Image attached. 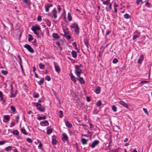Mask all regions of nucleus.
<instances>
[{
	"label": "nucleus",
	"instance_id": "1",
	"mask_svg": "<svg viewBox=\"0 0 152 152\" xmlns=\"http://www.w3.org/2000/svg\"><path fill=\"white\" fill-rule=\"evenodd\" d=\"M31 29L37 37H39V34L37 32V31L40 30L41 28L39 26L37 25H36L35 26H32Z\"/></svg>",
	"mask_w": 152,
	"mask_h": 152
},
{
	"label": "nucleus",
	"instance_id": "2",
	"mask_svg": "<svg viewBox=\"0 0 152 152\" xmlns=\"http://www.w3.org/2000/svg\"><path fill=\"white\" fill-rule=\"evenodd\" d=\"M36 106L37 109L41 112H43L45 111V108L44 107H41V104L37 103H36Z\"/></svg>",
	"mask_w": 152,
	"mask_h": 152
},
{
	"label": "nucleus",
	"instance_id": "3",
	"mask_svg": "<svg viewBox=\"0 0 152 152\" xmlns=\"http://www.w3.org/2000/svg\"><path fill=\"white\" fill-rule=\"evenodd\" d=\"M23 47L26 48L31 53H34V50L29 45L26 44L23 45Z\"/></svg>",
	"mask_w": 152,
	"mask_h": 152
},
{
	"label": "nucleus",
	"instance_id": "4",
	"mask_svg": "<svg viewBox=\"0 0 152 152\" xmlns=\"http://www.w3.org/2000/svg\"><path fill=\"white\" fill-rule=\"evenodd\" d=\"M57 11L54 9L51 12V17L56 19L57 17Z\"/></svg>",
	"mask_w": 152,
	"mask_h": 152
},
{
	"label": "nucleus",
	"instance_id": "5",
	"mask_svg": "<svg viewBox=\"0 0 152 152\" xmlns=\"http://www.w3.org/2000/svg\"><path fill=\"white\" fill-rule=\"evenodd\" d=\"M62 136L63 137L62 138V140L63 141H65L67 140L68 139V137L67 135L64 133H63Z\"/></svg>",
	"mask_w": 152,
	"mask_h": 152
},
{
	"label": "nucleus",
	"instance_id": "6",
	"mask_svg": "<svg viewBox=\"0 0 152 152\" xmlns=\"http://www.w3.org/2000/svg\"><path fill=\"white\" fill-rule=\"evenodd\" d=\"M99 143V141L97 140H95L93 142L91 145V147L92 148H94L96 145H98Z\"/></svg>",
	"mask_w": 152,
	"mask_h": 152
},
{
	"label": "nucleus",
	"instance_id": "7",
	"mask_svg": "<svg viewBox=\"0 0 152 152\" xmlns=\"http://www.w3.org/2000/svg\"><path fill=\"white\" fill-rule=\"evenodd\" d=\"M52 6L53 5L51 4H49L48 5H45V8L46 11L47 12L49 11V8Z\"/></svg>",
	"mask_w": 152,
	"mask_h": 152
},
{
	"label": "nucleus",
	"instance_id": "8",
	"mask_svg": "<svg viewBox=\"0 0 152 152\" xmlns=\"http://www.w3.org/2000/svg\"><path fill=\"white\" fill-rule=\"evenodd\" d=\"M53 38L56 39H58L60 37L57 33H53L52 34Z\"/></svg>",
	"mask_w": 152,
	"mask_h": 152
},
{
	"label": "nucleus",
	"instance_id": "9",
	"mask_svg": "<svg viewBox=\"0 0 152 152\" xmlns=\"http://www.w3.org/2000/svg\"><path fill=\"white\" fill-rule=\"evenodd\" d=\"M119 103L121 105H123L124 107H125L128 108V105L124 101H120Z\"/></svg>",
	"mask_w": 152,
	"mask_h": 152
},
{
	"label": "nucleus",
	"instance_id": "10",
	"mask_svg": "<svg viewBox=\"0 0 152 152\" xmlns=\"http://www.w3.org/2000/svg\"><path fill=\"white\" fill-rule=\"evenodd\" d=\"M108 5L109 6V7H106V9L107 11H110V10L112 9V4L108 2L107 6H108Z\"/></svg>",
	"mask_w": 152,
	"mask_h": 152
},
{
	"label": "nucleus",
	"instance_id": "11",
	"mask_svg": "<svg viewBox=\"0 0 152 152\" xmlns=\"http://www.w3.org/2000/svg\"><path fill=\"white\" fill-rule=\"evenodd\" d=\"M10 87L11 88V90L10 91L11 95L10 96V97L12 98L13 97H14L15 96V94H13L12 90H13V86L12 85H11L10 86Z\"/></svg>",
	"mask_w": 152,
	"mask_h": 152
},
{
	"label": "nucleus",
	"instance_id": "12",
	"mask_svg": "<svg viewBox=\"0 0 152 152\" xmlns=\"http://www.w3.org/2000/svg\"><path fill=\"white\" fill-rule=\"evenodd\" d=\"M77 80H79L80 83L81 84H84L85 83L84 80L82 77H79V79Z\"/></svg>",
	"mask_w": 152,
	"mask_h": 152
},
{
	"label": "nucleus",
	"instance_id": "13",
	"mask_svg": "<svg viewBox=\"0 0 152 152\" xmlns=\"http://www.w3.org/2000/svg\"><path fill=\"white\" fill-rule=\"evenodd\" d=\"M84 42L86 46V48L87 49L88 48V40L87 39H84Z\"/></svg>",
	"mask_w": 152,
	"mask_h": 152
},
{
	"label": "nucleus",
	"instance_id": "14",
	"mask_svg": "<svg viewBox=\"0 0 152 152\" xmlns=\"http://www.w3.org/2000/svg\"><path fill=\"white\" fill-rule=\"evenodd\" d=\"M40 124L41 125H42V124H44L45 126H48L49 125L48 122L46 120H45L44 121L41 122Z\"/></svg>",
	"mask_w": 152,
	"mask_h": 152
},
{
	"label": "nucleus",
	"instance_id": "15",
	"mask_svg": "<svg viewBox=\"0 0 152 152\" xmlns=\"http://www.w3.org/2000/svg\"><path fill=\"white\" fill-rule=\"evenodd\" d=\"M71 54L73 58H76L77 57V52L74 51V50H72V53H71Z\"/></svg>",
	"mask_w": 152,
	"mask_h": 152
},
{
	"label": "nucleus",
	"instance_id": "16",
	"mask_svg": "<svg viewBox=\"0 0 152 152\" xmlns=\"http://www.w3.org/2000/svg\"><path fill=\"white\" fill-rule=\"evenodd\" d=\"M81 141L83 144L85 145L87 143L88 140L84 138H82L81 139Z\"/></svg>",
	"mask_w": 152,
	"mask_h": 152
},
{
	"label": "nucleus",
	"instance_id": "17",
	"mask_svg": "<svg viewBox=\"0 0 152 152\" xmlns=\"http://www.w3.org/2000/svg\"><path fill=\"white\" fill-rule=\"evenodd\" d=\"M55 68L56 71L58 73L60 71L61 69L59 67V66L58 65H55Z\"/></svg>",
	"mask_w": 152,
	"mask_h": 152
},
{
	"label": "nucleus",
	"instance_id": "18",
	"mask_svg": "<svg viewBox=\"0 0 152 152\" xmlns=\"http://www.w3.org/2000/svg\"><path fill=\"white\" fill-rule=\"evenodd\" d=\"M66 126L69 128H71L72 127V125L68 121H66L65 122Z\"/></svg>",
	"mask_w": 152,
	"mask_h": 152
},
{
	"label": "nucleus",
	"instance_id": "19",
	"mask_svg": "<svg viewBox=\"0 0 152 152\" xmlns=\"http://www.w3.org/2000/svg\"><path fill=\"white\" fill-rule=\"evenodd\" d=\"M75 68L77 71H80L82 72V70L80 68V66H78V65H76L75 66Z\"/></svg>",
	"mask_w": 152,
	"mask_h": 152
},
{
	"label": "nucleus",
	"instance_id": "20",
	"mask_svg": "<svg viewBox=\"0 0 152 152\" xmlns=\"http://www.w3.org/2000/svg\"><path fill=\"white\" fill-rule=\"evenodd\" d=\"M55 137L54 136H53V139L52 140V144L53 145H56L57 143V141L56 139L53 138L54 137Z\"/></svg>",
	"mask_w": 152,
	"mask_h": 152
},
{
	"label": "nucleus",
	"instance_id": "21",
	"mask_svg": "<svg viewBox=\"0 0 152 152\" xmlns=\"http://www.w3.org/2000/svg\"><path fill=\"white\" fill-rule=\"evenodd\" d=\"M39 68L40 69H44L45 68V65L44 64H42V63H40L39 64Z\"/></svg>",
	"mask_w": 152,
	"mask_h": 152
},
{
	"label": "nucleus",
	"instance_id": "22",
	"mask_svg": "<svg viewBox=\"0 0 152 152\" xmlns=\"http://www.w3.org/2000/svg\"><path fill=\"white\" fill-rule=\"evenodd\" d=\"M28 41L30 42L33 39V38L31 34H29L28 35Z\"/></svg>",
	"mask_w": 152,
	"mask_h": 152
},
{
	"label": "nucleus",
	"instance_id": "23",
	"mask_svg": "<svg viewBox=\"0 0 152 152\" xmlns=\"http://www.w3.org/2000/svg\"><path fill=\"white\" fill-rule=\"evenodd\" d=\"M78 26V25L75 23L73 24L71 26H70V27L73 28H74L75 29Z\"/></svg>",
	"mask_w": 152,
	"mask_h": 152
},
{
	"label": "nucleus",
	"instance_id": "24",
	"mask_svg": "<svg viewBox=\"0 0 152 152\" xmlns=\"http://www.w3.org/2000/svg\"><path fill=\"white\" fill-rule=\"evenodd\" d=\"M81 72L80 71H76L75 72V74L78 77H80V75Z\"/></svg>",
	"mask_w": 152,
	"mask_h": 152
},
{
	"label": "nucleus",
	"instance_id": "25",
	"mask_svg": "<svg viewBox=\"0 0 152 152\" xmlns=\"http://www.w3.org/2000/svg\"><path fill=\"white\" fill-rule=\"evenodd\" d=\"M100 92V88L98 87L96 89L95 92L97 94H99Z\"/></svg>",
	"mask_w": 152,
	"mask_h": 152
},
{
	"label": "nucleus",
	"instance_id": "26",
	"mask_svg": "<svg viewBox=\"0 0 152 152\" xmlns=\"http://www.w3.org/2000/svg\"><path fill=\"white\" fill-rule=\"evenodd\" d=\"M21 132L24 134L27 135L28 134V133H27L26 130L24 129H20Z\"/></svg>",
	"mask_w": 152,
	"mask_h": 152
},
{
	"label": "nucleus",
	"instance_id": "27",
	"mask_svg": "<svg viewBox=\"0 0 152 152\" xmlns=\"http://www.w3.org/2000/svg\"><path fill=\"white\" fill-rule=\"evenodd\" d=\"M112 109L114 112H115L117 110V107L115 105H113L112 107Z\"/></svg>",
	"mask_w": 152,
	"mask_h": 152
},
{
	"label": "nucleus",
	"instance_id": "28",
	"mask_svg": "<svg viewBox=\"0 0 152 152\" xmlns=\"http://www.w3.org/2000/svg\"><path fill=\"white\" fill-rule=\"evenodd\" d=\"M142 56L141 55L140 56V58L138 60V62L139 64H141L142 61Z\"/></svg>",
	"mask_w": 152,
	"mask_h": 152
},
{
	"label": "nucleus",
	"instance_id": "29",
	"mask_svg": "<svg viewBox=\"0 0 152 152\" xmlns=\"http://www.w3.org/2000/svg\"><path fill=\"white\" fill-rule=\"evenodd\" d=\"M143 111L148 116H149V113L148 110L146 109L143 108Z\"/></svg>",
	"mask_w": 152,
	"mask_h": 152
},
{
	"label": "nucleus",
	"instance_id": "30",
	"mask_svg": "<svg viewBox=\"0 0 152 152\" xmlns=\"http://www.w3.org/2000/svg\"><path fill=\"white\" fill-rule=\"evenodd\" d=\"M39 94L37 92H34V97L35 98H38L39 97Z\"/></svg>",
	"mask_w": 152,
	"mask_h": 152
},
{
	"label": "nucleus",
	"instance_id": "31",
	"mask_svg": "<svg viewBox=\"0 0 152 152\" xmlns=\"http://www.w3.org/2000/svg\"><path fill=\"white\" fill-rule=\"evenodd\" d=\"M53 129H49L47 130V134H50L52 132Z\"/></svg>",
	"mask_w": 152,
	"mask_h": 152
},
{
	"label": "nucleus",
	"instance_id": "32",
	"mask_svg": "<svg viewBox=\"0 0 152 152\" xmlns=\"http://www.w3.org/2000/svg\"><path fill=\"white\" fill-rule=\"evenodd\" d=\"M68 19L70 21L72 20V17L70 14L69 13H68Z\"/></svg>",
	"mask_w": 152,
	"mask_h": 152
},
{
	"label": "nucleus",
	"instance_id": "33",
	"mask_svg": "<svg viewBox=\"0 0 152 152\" xmlns=\"http://www.w3.org/2000/svg\"><path fill=\"white\" fill-rule=\"evenodd\" d=\"M46 119V116H43L42 117H38V120L40 121L41 120H45Z\"/></svg>",
	"mask_w": 152,
	"mask_h": 152
},
{
	"label": "nucleus",
	"instance_id": "34",
	"mask_svg": "<svg viewBox=\"0 0 152 152\" xmlns=\"http://www.w3.org/2000/svg\"><path fill=\"white\" fill-rule=\"evenodd\" d=\"M4 118L7 121H9L10 119V116L8 115H5L4 117Z\"/></svg>",
	"mask_w": 152,
	"mask_h": 152
},
{
	"label": "nucleus",
	"instance_id": "35",
	"mask_svg": "<svg viewBox=\"0 0 152 152\" xmlns=\"http://www.w3.org/2000/svg\"><path fill=\"white\" fill-rule=\"evenodd\" d=\"M11 146H9L5 148V150L6 151H8L9 150H12Z\"/></svg>",
	"mask_w": 152,
	"mask_h": 152
},
{
	"label": "nucleus",
	"instance_id": "36",
	"mask_svg": "<svg viewBox=\"0 0 152 152\" xmlns=\"http://www.w3.org/2000/svg\"><path fill=\"white\" fill-rule=\"evenodd\" d=\"M124 18L126 19H128L130 18V15L128 14H126L124 15Z\"/></svg>",
	"mask_w": 152,
	"mask_h": 152
},
{
	"label": "nucleus",
	"instance_id": "37",
	"mask_svg": "<svg viewBox=\"0 0 152 152\" xmlns=\"http://www.w3.org/2000/svg\"><path fill=\"white\" fill-rule=\"evenodd\" d=\"M69 75L70 76L71 79L72 81L75 79V77L73 75L72 73H70Z\"/></svg>",
	"mask_w": 152,
	"mask_h": 152
},
{
	"label": "nucleus",
	"instance_id": "38",
	"mask_svg": "<svg viewBox=\"0 0 152 152\" xmlns=\"http://www.w3.org/2000/svg\"><path fill=\"white\" fill-rule=\"evenodd\" d=\"M44 80L43 78L39 82V84L40 85H41L44 83Z\"/></svg>",
	"mask_w": 152,
	"mask_h": 152
},
{
	"label": "nucleus",
	"instance_id": "39",
	"mask_svg": "<svg viewBox=\"0 0 152 152\" xmlns=\"http://www.w3.org/2000/svg\"><path fill=\"white\" fill-rule=\"evenodd\" d=\"M75 32L77 34H78L79 33V28L78 26L75 28Z\"/></svg>",
	"mask_w": 152,
	"mask_h": 152
},
{
	"label": "nucleus",
	"instance_id": "40",
	"mask_svg": "<svg viewBox=\"0 0 152 152\" xmlns=\"http://www.w3.org/2000/svg\"><path fill=\"white\" fill-rule=\"evenodd\" d=\"M58 113L59 117L60 118H61L63 116L62 111L61 110H60Z\"/></svg>",
	"mask_w": 152,
	"mask_h": 152
},
{
	"label": "nucleus",
	"instance_id": "41",
	"mask_svg": "<svg viewBox=\"0 0 152 152\" xmlns=\"http://www.w3.org/2000/svg\"><path fill=\"white\" fill-rule=\"evenodd\" d=\"M96 104L98 107L101 106L102 105L101 101H98L97 102Z\"/></svg>",
	"mask_w": 152,
	"mask_h": 152
},
{
	"label": "nucleus",
	"instance_id": "42",
	"mask_svg": "<svg viewBox=\"0 0 152 152\" xmlns=\"http://www.w3.org/2000/svg\"><path fill=\"white\" fill-rule=\"evenodd\" d=\"M45 79L48 81H49L50 80L51 78L49 76L47 75L45 77Z\"/></svg>",
	"mask_w": 152,
	"mask_h": 152
},
{
	"label": "nucleus",
	"instance_id": "43",
	"mask_svg": "<svg viewBox=\"0 0 152 152\" xmlns=\"http://www.w3.org/2000/svg\"><path fill=\"white\" fill-rule=\"evenodd\" d=\"M13 133L15 135H18L19 134L18 132L16 130H14L13 132Z\"/></svg>",
	"mask_w": 152,
	"mask_h": 152
},
{
	"label": "nucleus",
	"instance_id": "44",
	"mask_svg": "<svg viewBox=\"0 0 152 152\" xmlns=\"http://www.w3.org/2000/svg\"><path fill=\"white\" fill-rule=\"evenodd\" d=\"M1 73L4 75H6L8 73V72L7 71L4 70L1 71Z\"/></svg>",
	"mask_w": 152,
	"mask_h": 152
},
{
	"label": "nucleus",
	"instance_id": "45",
	"mask_svg": "<svg viewBox=\"0 0 152 152\" xmlns=\"http://www.w3.org/2000/svg\"><path fill=\"white\" fill-rule=\"evenodd\" d=\"M150 5V3H149V2H148V1L145 2V5L147 7H149Z\"/></svg>",
	"mask_w": 152,
	"mask_h": 152
},
{
	"label": "nucleus",
	"instance_id": "46",
	"mask_svg": "<svg viewBox=\"0 0 152 152\" xmlns=\"http://www.w3.org/2000/svg\"><path fill=\"white\" fill-rule=\"evenodd\" d=\"M118 62V59L116 58H115L113 60V62L114 64H116Z\"/></svg>",
	"mask_w": 152,
	"mask_h": 152
},
{
	"label": "nucleus",
	"instance_id": "47",
	"mask_svg": "<svg viewBox=\"0 0 152 152\" xmlns=\"http://www.w3.org/2000/svg\"><path fill=\"white\" fill-rule=\"evenodd\" d=\"M27 141L28 142H30V143H31L32 142V141L31 139L29 138H28L26 139Z\"/></svg>",
	"mask_w": 152,
	"mask_h": 152
},
{
	"label": "nucleus",
	"instance_id": "48",
	"mask_svg": "<svg viewBox=\"0 0 152 152\" xmlns=\"http://www.w3.org/2000/svg\"><path fill=\"white\" fill-rule=\"evenodd\" d=\"M11 110L13 112H15V108L13 106H11L10 107Z\"/></svg>",
	"mask_w": 152,
	"mask_h": 152
},
{
	"label": "nucleus",
	"instance_id": "49",
	"mask_svg": "<svg viewBox=\"0 0 152 152\" xmlns=\"http://www.w3.org/2000/svg\"><path fill=\"white\" fill-rule=\"evenodd\" d=\"M37 20L38 21H41L42 20V17L40 15H38L37 17Z\"/></svg>",
	"mask_w": 152,
	"mask_h": 152
},
{
	"label": "nucleus",
	"instance_id": "50",
	"mask_svg": "<svg viewBox=\"0 0 152 152\" xmlns=\"http://www.w3.org/2000/svg\"><path fill=\"white\" fill-rule=\"evenodd\" d=\"M142 0H137V4H139L140 3H142Z\"/></svg>",
	"mask_w": 152,
	"mask_h": 152
},
{
	"label": "nucleus",
	"instance_id": "51",
	"mask_svg": "<svg viewBox=\"0 0 152 152\" xmlns=\"http://www.w3.org/2000/svg\"><path fill=\"white\" fill-rule=\"evenodd\" d=\"M6 142L5 141H0V145H2L5 143Z\"/></svg>",
	"mask_w": 152,
	"mask_h": 152
},
{
	"label": "nucleus",
	"instance_id": "52",
	"mask_svg": "<svg viewBox=\"0 0 152 152\" xmlns=\"http://www.w3.org/2000/svg\"><path fill=\"white\" fill-rule=\"evenodd\" d=\"M18 58H19V64L20 65V64H21V63H22L21 59L20 58V57L19 56H18Z\"/></svg>",
	"mask_w": 152,
	"mask_h": 152
},
{
	"label": "nucleus",
	"instance_id": "53",
	"mask_svg": "<svg viewBox=\"0 0 152 152\" xmlns=\"http://www.w3.org/2000/svg\"><path fill=\"white\" fill-rule=\"evenodd\" d=\"M72 45L74 47H75V49H77V46L75 42H74L73 43Z\"/></svg>",
	"mask_w": 152,
	"mask_h": 152
},
{
	"label": "nucleus",
	"instance_id": "54",
	"mask_svg": "<svg viewBox=\"0 0 152 152\" xmlns=\"http://www.w3.org/2000/svg\"><path fill=\"white\" fill-rule=\"evenodd\" d=\"M108 1H103L102 3L104 4H107L108 5Z\"/></svg>",
	"mask_w": 152,
	"mask_h": 152
},
{
	"label": "nucleus",
	"instance_id": "55",
	"mask_svg": "<svg viewBox=\"0 0 152 152\" xmlns=\"http://www.w3.org/2000/svg\"><path fill=\"white\" fill-rule=\"evenodd\" d=\"M138 37V36L137 35H134L133 36V39L134 40Z\"/></svg>",
	"mask_w": 152,
	"mask_h": 152
},
{
	"label": "nucleus",
	"instance_id": "56",
	"mask_svg": "<svg viewBox=\"0 0 152 152\" xmlns=\"http://www.w3.org/2000/svg\"><path fill=\"white\" fill-rule=\"evenodd\" d=\"M66 38L68 39H69L71 38V36L69 35H66Z\"/></svg>",
	"mask_w": 152,
	"mask_h": 152
},
{
	"label": "nucleus",
	"instance_id": "57",
	"mask_svg": "<svg viewBox=\"0 0 152 152\" xmlns=\"http://www.w3.org/2000/svg\"><path fill=\"white\" fill-rule=\"evenodd\" d=\"M114 11L115 12H117V9L116 7H115V4H114Z\"/></svg>",
	"mask_w": 152,
	"mask_h": 152
},
{
	"label": "nucleus",
	"instance_id": "58",
	"mask_svg": "<svg viewBox=\"0 0 152 152\" xmlns=\"http://www.w3.org/2000/svg\"><path fill=\"white\" fill-rule=\"evenodd\" d=\"M22 1L25 3H27V4H28V0H22Z\"/></svg>",
	"mask_w": 152,
	"mask_h": 152
},
{
	"label": "nucleus",
	"instance_id": "59",
	"mask_svg": "<svg viewBox=\"0 0 152 152\" xmlns=\"http://www.w3.org/2000/svg\"><path fill=\"white\" fill-rule=\"evenodd\" d=\"M86 99L88 102H89L91 100L90 98L88 96L86 97Z\"/></svg>",
	"mask_w": 152,
	"mask_h": 152
},
{
	"label": "nucleus",
	"instance_id": "60",
	"mask_svg": "<svg viewBox=\"0 0 152 152\" xmlns=\"http://www.w3.org/2000/svg\"><path fill=\"white\" fill-rule=\"evenodd\" d=\"M32 43L34 45H35L36 44L37 42L36 39H35L34 40L33 42H32Z\"/></svg>",
	"mask_w": 152,
	"mask_h": 152
},
{
	"label": "nucleus",
	"instance_id": "61",
	"mask_svg": "<svg viewBox=\"0 0 152 152\" xmlns=\"http://www.w3.org/2000/svg\"><path fill=\"white\" fill-rule=\"evenodd\" d=\"M42 146V144L41 142H40L38 146V147L41 148Z\"/></svg>",
	"mask_w": 152,
	"mask_h": 152
},
{
	"label": "nucleus",
	"instance_id": "62",
	"mask_svg": "<svg viewBox=\"0 0 152 152\" xmlns=\"http://www.w3.org/2000/svg\"><path fill=\"white\" fill-rule=\"evenodd\" d=\"M15 124V123L13 121H12L11 123V125L12 126H14Z\"/></svg>",
	"mask_w": 152,
	"mask_h": 152
},
{
	"label": "nucleus",
	"instance_id": "63",
	"mask_svg": "<svg viewBox=\"0 0 152 152\" xmlns=\"http://www.w3.org/2000/svg\"><path fill=\"white\" fill-rule=\"evenodd\" d=\"M110 33V31L108 30L106 32V34L107 35H108Z\"/></svg>",
	"mask_w": 152,
	"mask_h": 152
},
{
	"label": "nucleus",
	"instance_id": "64",
	"mask_svg": "<svg viewBox=\"0 0 152 152\" xmlns=\"http://www.w3.org/2000/svg\"><path fill=\"white\" fill-rule=\"evenodd\" d=\"M56 44L58 46H60V44L59 42H56Z\"/></svg>",
	"mask_w": 152,
	"mask_h": 152
}]
</instances>
